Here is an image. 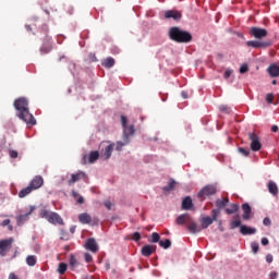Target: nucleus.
I'll return each instance as SVG.
<instances>
[{"label": "nucleus", "instance_id": "16", "mask_svg": "<svg viewBox=\"0 0 279 279\" xmlns=\"http://www.w3.org/2000/svg\"><path fill=\"white\" fill-rule=\"evenodd\" d=\"M51 37H46L41 48H40V53L45 56V53H49L51 51Z\"/></svg>", "mask_w": 279, "mask_h": 279}, {"label": "nucleus", "instance_id": "43", "mask_svg": "<svg viewBox=\"0 0 279 279\" xmlns=\"http://www.w3.org/2000/svg\"><path fill=\"white\" fill-rule=\"evenodd\" d=\"M70 265L71 267H77V258H75V255L70 256Z\"/></svg>", "mask_w": 279, "mask_h": 279}, {"label": "nucleus", "instance_id": "62", "mask_svg": "<svg viewBox=\"0 0 279 279\" xmlns=\"http://www.w3.org/2000/svg\"><path fill=\"white\" fill-rule=\"evenodd\" d=\"M77 192H75V191H72V197H77Z\"/></svg>", "mask_w": 279, "mask_h": 279}, {"label": "nucleus", "instance_id": "31", "mask_svg": "<svg viewBox=\"0 0 279 279\" xmlns=\"http://www.w3.org/2000/svg\"><path fill=\"white\" fill-rule=\"evenodd\" d=\"M213 218L210 217H205L201 220V223H202V228L204 230H206V228H208L209 226H213Z\"/></svg>", "mask_w": 279, "mask_h": 279}, {"label": "nucleus", "instance_id": "36", "mask_svg": "<svg viewBox=\"0 0 279 279\" xmlns=\"http://www.w3.org/2000/svg\"><path fill=\"white\" fill-rule=\"evenodd\" d=\"M66 264L65 263H60L59 267H58V274H60V276H64V274H66Z\"/></svg>", "mask_w": 279, "mask_h": 279}, {"label": "nucleus", "instance_id": "44", "mask_svg": "<svg viewBox=\"0 0 279 279\" xmlns=\"http://www.w3.org/2000/svg\"><path fill=\"white\" fill-rule=\"evenodd\" d=\"M219 213H220V210L219 209H213L211 210V219H213V221H217V217H219Z\"/></svg>", "mask_w": 279, "mask_h": 279}, {"label": "nucleus", "instance_id": "63", "mask_svg": "<svg viewBox=\"0 0 279 279\" xmlns=\"http://www.w3.org/2000/svg\"><path fill=\"white\" fill-rule=\"evenodd\" d=\"M70 232H71V234H74V233H75V227H72V228L70 229Z\"/></svg>", "mask_w": 279, "mask_h": 279}, {"label": "nucleus", "instance_id": "7", "mask_svg": "<svg viewBox=\"0 0 279 279\" xmlns=\"http://www.w3.org/2000/svg\"><path fill=\"white\" fill-rule=\"evenodd\" d=\"M13 243H14V238L0 240V256H7Z\"/></svg>", "mask_w": 279, "mask_h": 279}, {"label": "nucleus", "instance_id": "2", "mask_svg": "<svg viewBox=\"0 0 279 279\" xmlns=\"http://www.w3.org/2000/svg\"><path fill=\"white\" fill-rule=\"evenodd\" d=\"M169 38L174 43H191L193 35L186 31L180 29L178 26H173L169 29Z\"/></svg>", "mask_w": 279, "mask_h": 279}, {"label": "nucleus", "instance_id": "14", "mask_svg": "<svg viewBox=\"0 0 279 279\" xmlns=\"http://www.w3.org/2000/svg\"><path fill=\"white\" fill-rule=\"evenodd\" d=\"M187 230L191 232V234H197V232H202V228L197 226V222H195L193 218H191L187 222Z\"/></svg>", "mask_w": 279, "mask_h": 279}, {"label": "nucleus", "instance_id": "52", "mask_svg": "<svg viewBox=\"0 0 279 279\" xmlns=\"http://www.w3.org/2000/svg\"><path fill=\"white\" fill-rule=\"evenodd\" d=\"M104 204L107 210H112V203L110 201H106Z\"/></svg>", "mask_w": 279, "mask_h": 279}, {"label": "nucleus", "instance_id": "54", "mask_svg": "<svg viewBox=\"0 0 279 279\" xmlns=\"http://www.w3.org/2000/svg\"><path fill=\"white\" fill-rule=\"evenodd\" d=\"M266 263H269V264L274 263V255L272 254L266 255Z\"/></svg>", "mask_w": 279, "mask_h": 279}, {"label": "nucleus", "instance_id": "11", "mask_svg": "<svg viewBox=\"0 0 279 279\" xmlns=\"http://www.w3.org/2000/svg\"><path fill=\"white\" fill-rule=\"evenodd\" d=\"M86 178V172L84 171H77L76 173H73L71 175V179L68 181L69 186L72 184H75V182H80V180H84Z\"/></svg>", "mask_w": 279, "mask_h": 279}, {"label": "nucleus", "instance_id": "41", "mask_svg": "<svg viewBox=\"0 0 279 279\" xmlns=\"http://www.w3.org/2000/svg\"><path fill=\"white\" fill-rule=\"evenodd\" d=\"M238 151H239V154H241L242 156H245V157L250 156V149H247V148L239 147V148H238Z\"/></svg>", "mask_w": 279, "mask_h": 279}, {"label": "nucleus", "instance_id": "59", "mask_svg": "<svg viewBox=\"0 0 279 279\" xmlns=\"http://www.w3.org/2000/svg\"><path fill=\"white\" fill-rule=\"evenodd\" d=\"M76 202L77 204H84V197L80 196Z\"/></svg>", "mask_w": 279, "mask_h": 279}, {"label": "nucleus", "instance_id": "18", "mask_svg": "<svg viewBox=\"0 0 279 279\" xmlns=\"http://www.w3.org/2000/svg\"><path fill=\"white\" fill-rule=\"evenodd\" d=\"M154 252H156V246L151 244H147L142 247V256L149 257Z\"/></svg>", "mask_w": 279, "mask_h": 279}, {"label": "nucleus", "instance_id": "25", "mask_svg": "<svg viewBox=\"0 0 279 279\" xmlns=\"http://www.w3.org/2000/svg\"><path fill=\"white\" fill-rule=\"evenodd\" d=\"M36 263H38L36 255H28L26 257V265H28V267H35Z\"/></svg>", "mask_w": 279, "mask_h": 279}, {"label": "nucleus", "instance_id": "10", "mask_svg": "<svg viewBox=\"0 0 279 279\" xmlns=\"http://www.w3.org/2000/svg\"><path fill=\"white\" fill-rule=\"evenodd\" d=\"M247 47H253V49H260L263 47H270L269 41L250 40L246 43Z\"/></svg>", "mask_w": 279, "mask_h": 279}, {"label": "nucleus", "instance_id": "35", "mask_svg": "<svg viewBox=\"0 0 279 279\" xmlns=\"http://www.w3.org/2000/svg\"><path fill=\"white\" fill-rule=\"evenodd\" d=\"M159 246L163 250H169V247H171V240L166 239L165 241H159Z\"/></svg>", "mask_w": 279, "mask_h": 279}, {"label": "nucleus", "instance_id": "50", "mask_svg": "<svg viewBox=\"0 0 279 279\" xmlns=\"http://www.w3.org/2000/svg\"><path fill=\"white\" fill-rule=\"evenodd\" d=\"M266 101H267V104H272L274 102V94H267Z\"/></svg>", "mask_w": 279, "mask_h": 279}, {"label": "nucleus", "instance_id": "24", "mask_svg": "<svg viewBox=\"0 0 279 279\" xmlns=\"http://www.w3.org/2000/svg\"><path fill=\"white\" fill-rule=\"evenodd\" d=\"M114 58L109 57L102 61V66H105V69H112V66H114Z\"/></svg>", "mask_w": 279, "mask_h": 279}, {"label": "nucleus", "instance_id": "61", "mask_svg": "<svg viewBox=\"0 0 279 279\" xmlns=\"http://www.w3.org/2000/svg\"><path fill=\"white\" fill-rule=\"evenodd\" d=\"M271 132H278V125H272L271 126Z\"/></svg>", "mask_w": 279, "mask_h": 279}, {"label": "nucleus", "instance_id": "60", "mask_svg": "<svg viewBox=\"0 0 279 279\" xmlns=\"http://www.w3.org/2000/svg\"><path fill=\"white\" fill-rule=\"evenodd\" d=\"M181 96L183 97V99H187L189 98V95L186 94V92H182Z\"/></svg>", "mask_w": 279, "mask_h": 279}, {"label": "nucleus", "instance_id": "53", "mask_svg": "<svg viewBox=\"0 0 279 279\" xmlns=\"http://www.w3.org/2000/svg\"><path fill=\"white\" fill-rule=\"evenodd\" d=\"M232 75V70H226L223 77L225 80H229V77Z\"/></svg>", "mask_w": 279, "mask_h": 279}, {"label": "nucleus", "instance_id": "15", "mask_svg": "<svg viewBox=\"0 0 279 279\" xmlns=\"http://www.w3.org/2000/svg\"><path fill=\"white\" fill-rule=\"evenodd\" d=\"M165 19H173V21H180L182 13L175 10H168L165 12Z\"/></svg>", "mask_w": 279, "mask_h": 279}, {"label": "nucleus", "instance_id": "17", "mask_svg": "<svg viewBox=\"0 0 279 279\" xmlns=\"http://www.w3.org/2000/svg\"><path fill=\"white\" fill-rule=\"evenodd\" d=\"M80 223L84 226L93 223V217L88 213H83L78 215Z\"/></svg>", "mask_w": 279, "mask_h": 279}, {"label": "nucleus", "instance_id": "1", "mask_svg": "<svg viewBox=\"0 0 279 279\" xmlns=\"http://www.w3.org/2000/svg\"><path fill=\"white\" fill-rule=\"evenodd\" d=\"M13 106L17 110V117L24 121L26 125H36V118L29 112V101L25 97H20L14 100Z\"/></svg>", "mask_w": 279, "mask_h": 279}, {"label": "nucleus", "instance_id": "64", "mask_svg": "<svg viewBox=\"0 0 279 279\" xmlns=\"http://www.w3.org/2000/svg\"><path fill=\"white\" fill-rule=\"evenodd\" d=\"M276 84H278V82L276 80H274L272 85L276 86Z\"/></svg>", "mask_w": 279, "mask_h": 279}, {"label": "nucleus", "instance_id": "42", "mask_svg": "<svg viewBox=\"0 0 279 279\" xmlns=\"http://www.w3.org/2000/svg\"><path fill=\"white\" fill-rule=\"evenodd\" d=\"M241 226H243V225H241V220L231 221V230H234L236 228H241Z\"/></svg>", "mask_w": 279, "mask_h": 279}, {"label": "nucleus", "instance_id": "22", "mask_svg": "<svg viewBox=\"0 0 279 279\" xmlns=\"http://www.w3.org/2000/svg\"><path fill=\"white\" fill-rule=\"evenodd\" d=\"M270 77H279V66L276 64H270L267 69Z\"/></svg>", "mask_w": 279, "mask_h": 279}, {"label": "nucleus", "instance_id": "29", "mask_svg": "<svg viewBox=\"0 0 279 279\" xmlns=\"http://www.w3.org/2000/svg\"><path fill=\"white\" fill-rule=\"evenodd\" d=\"M33 191L34 190H32V187L28 185L19 192V197L23 199V197H27V195H29V193H32Z\"/></svg>", "mask_w": 279, "mask_h": 279}, {"label": "nucleus", "instance_id": "32", "mask_svg": "<svg viewBox=\"0 0 279 279\" xmlns=\"http://www.w3.org/2000/svg\"><path fill=\"white\" fill-rule=\"evenodd\" d=\"M32 215V210L27 214H24V215H20L16 217V221L19 225L21 223H25V221H27V219H29V216Z\"/></svg>", "mask_w": 279, "mask_h": 279}, {"label": "nucleus", "instance_id": "49", "mask_svg": "<svg viewBox=\"0 0 279 279\" xmlns=\"http://www.w3.org/2000/svg\"><path fill=\"white\" fill-rule=\"evenodd\" d=\"M84 258L87 263H93V255L90 253H85Z\"/></svg>", "mask_w": 279, "mask_h": 279}, {"label": "nucleus", "instance_id": "51", "mask_svg": "<svg viewBox=\"0 0 279 279\" xmlns=\"http://www.w3.org/2000/svg\"><path fill=\"white\" fill-rule=\"evenodd\" d=\"M121 123L123 129L128 126V118L125 116H121Z\"/></svg>", "mask_w": 279, "mask_h": 279}, {"label": "nucleus", "instance_id": "40", "mask_svg": "<svg viewBox=\"0 0 279 279\" xmlns=\"http://www.w3.org/2000/svg\"><path fill=\"white\" fill-rule=\"evenodd\" d=\"M251 247H252L253 254H258V250H259V244H258V242H252V243H251Z\"/></svg>", "mask_w": 279, "mask_h": 279}, {"label": "nucleus", "instance_id": "12", "mask_svg": "<svg viewBox=\"0 0 279 279\" xmlns=\"http://www.w3.org/2000/svg\"><path fill=\"white\" fill-rule=\"evenodd\" d=\"M242 219H244V221H250V219H252V206H250L247 203H244L242 205Z\"/></svg>", "mask_w": 279, "mask_h": 279}, {"label": "nucleus", "instance_id": "58", "mask_svg": "<svg viewBox=\"0 0 279 279\" xmlns=\"http://www.w3.org/2000/svg\"><path fill=\"white\" fill-rule=\"evenodd\" d=\"M9 279H19V277L14 272H11Z\"/></svg>", "mask_w": 279, "mask_h": 279}, {"label": "nucleus", "instance_id": "55", "mask_svg": "<svg viewBox=\"0 0 279 279\" xmlns=\"http://www.w3.org/2000/svg\"><path fill=\"white\" fill-rule=\"evenodd\" d=\"M264 226H271V219L269 217L264 218L263 220Z\"/></svg>", "mask_w": 279, "mask_h": 279}, {"label": "nucleus", "instance_id": "47", "mask_svg": "<svg viewBox=\"0 0 279 279\" xmlns=\"http://www.w3.org/2000/svg\"><path fill=\"white\" fill-rule=\"evenodd\" d=\"M132 240H133V241H136V242L141 241V233L134 232V233L132 234Z\"/></svg>", "mask_w": 279, "mask_h": 279}, {"label": "nucleus", "instance_id": "6", "mask_svg": "<svg viewBox=\"0 0 279 279\" xmlns=\"http://www.w3.org/2000/svg\"><path fill=\"white\" fill-rule=\"evenodd\" d=\"M248 140L251 141L252 151H260L263 144L260 143V137L256 133H248Z\"/></svg>", "mask_w": 279, "mask_h": 279}, {"label": "nucleus", "instance_id": "37", "mask_svg": "<svg viewBox=\"0 0 279 279\" xmlns=\"http://www.w3.org/2000/svg\"><path fill=\"white\" fill-rule=\"evenodd\" d=\"M10 223H11L10 219H5L0 223V226H2V228H5V226H8V230L12 232V230H14V227H12V225Z\"/></svg>", "mask_w": 279, "mask_h": 279}, {"label": "nucleus", "instance_id": "4", "mask_svg": "<svg viewBox=\"0 0 279 279\" xmlns=\"http://www.w3.org/2000/svg\"><path fill=\"white\" fill-rule=\"evenodd\" d=\"M213 195H217V186L214 184L205 185L198 193V199H206V197H213Z\"/></svg>", "mask_w": 279, "mask_h": 279}, {"label": "nucleus", "instance_id": "5", "mask_svg": "<svg viewBox=\"0 0 279 279\" xmlns=\"http://www.w3.org/2000/svg\"><path fill=\"white\" fill-rule=\"evenodd\" d=\"M250 35L257 40H262V38H267L268 32L265 28L253 26L248 31Z\"/></svg>", "mask_w": 279, "mask_h": 279}, {"label": "nucleus", "instance_id": "45", "mask_svg": "<svg viewBox=\"0 0 279 279\" xmlns=\"http://www.w3.org/2000/svg\"><path fill=\"white\" fill-rule=\"evenodd\" d=\"M250 71V66H247V63H244L240 66V73H247Z\"/></svg>", "mask_w": 279, "mask_h": 279}, {"label": "nucleus", "instance_id": "57", "mask_svg": "<svg viewBox=\"0 0 279 279\" xmlns=\"http://www.w3.org/2000/svg\"><path fill=\"white\" fill-rule=\"evenodd\" d=\"M269 276L271 279H276V278H278V272L271 271Z\"/></svg>", "mask_w": 279, "mask_h": 279}, {"label": "nucleus", "instance_id": "56", "mask_svg": "<svg viewBox=\"0 0 279 279\" xmlns=\"http://www.w3.org/2000/svg\"><path fill=\"white\" fill-rule=\"evenodd\" d=\"M262 245H269V239L262 238Z\"/></svg>", "mask_w": 279, "mask_h": 279}, {"label": "nucleus", "instance_id": "8", "mask_svg": "<svg viewBox=\"0 0 279 279\" xmlns=\"http://www.w3.org/2000/svg\"><path fill=\"white\" fill-rule=\"evenodd\" d=\"M85 247L89 251L93 252V254H97L99 252V246L97 245V241L95 238H89L85 242Z\"/></svg>", "mask_w": 279, "mask_h": 279}, {"label": "nucleus", "instance_id": "39", "mask_svg": "<svg viewBox=\"0 0 279 279\" xmlns=\"http://www.w3.org/2000/svg\"><path fill=\"white\" fill-rule=\"evenodd\" d=\"M60 239L61 241H69V233L64 229L60 231Z\"/></svg>", "mask_w": 279, "mask_h": 279}, {"label": "nucleus", "instance_id": "26", "mask_svg": "<svg viewBox=\"0 0 279 279\" xmlns=\"http://www.w3.org/2000/svg\"><path fill=\"white\" fill-rule=\"evenodd\" d=\"M229 202H230V199H228V198L217 199L216 206H217L218 210H221V208H226V206H228Z\"/></svg>", "mask_w": 279, "mask_h": 279}, {"label": "nucleus", "instance_id": "38", "mask_svg": "<svg viewBox=\"0 0 279 279\" xmlns=\"http://www.w3.org/2000/svg\"><path fill=\"white\" fill-rule=\"evenodd\" d=\"M150 243H160V234L158 232L151 233Z\"/></svg>", "mask_w": 279, "mask_h": 279}, {"label": "nucleus", "instance_id": "46", "mask_svg": "<svg viewBox=\"0 0 279 279\" xmlns=\"http://www.w3.org/2000/svg\"><path fill=\"white\" fill-rule=\"evenodd\" d=\"M220 112H226L227 114H230V107L226 106V105H221L219 107Z\"/></svg>", "mask_w": 279, "mask_h": 279}, {"label": "nucleus", "instance_id": "28", "mask_svg": "<svg viewBox=\"0 0 279 279\" xmlns=\"http://www.w3.org/2000/svg\"><path fill=\"white\" fill-rule=\"evenodd\" d=\"M134 132H135L134 125L123 128V136H128V138H130V136L134 135Z\"/></svg>", "mask_w": 279, "mask_h": 279}, {"label": "nucleus", "instance_id": "3", "mask_svg": "<svg viewBox=\"0 0 279 279\" xmlns=\"http://www.w3.org/2000/svg\"><path fill=\"white\" fill-rule=\"evenodd\" d=\"M39 215L43 219H47V221L49 223H52V226H64V220L56 211H49L47 209H41Z\"/></svg>", "mask_w": 279, "mask_h": 279}, {"label": "nucleus", "instance_id": "23", "mask_svg": "<svg viewBox=\"0 0 279 279\" xmlns=\"http://www.w3.org/2000/svg\"><path fill=\"white\" fill-rule=\"evenodd\" d=\"M268 191L271 195H278V185L276 184V182H268Z\"/></svg>", "mask_w": 279, "mask_h": 279}, {"label": "nucleus", "instance_id": "48", "mask_svg": "<svg viewBox=\"0 0 279 279\" xmlns=\"http://www.w3.org/2000/svg\"><path fill=\"white\" fill-rule=\"evenodd\" d=\"M10 158H19V151L16 150H9Z\"/></svg>", "mask_w": 279, "mask_h": 279}, {"label": "nucleus", "instance_id": "20", "mask_svg": "<svg viewBox=\"0 0 279 279\" xmlns=\"http://www.w3.org/2000/svg\"><path fill=\"white\" fill-rule=\"evenodd\" d=\"M191 215L189 214H182L177 218L178 226H184V223H189L191 221Z\"/></svg>", "mask_w": 279, "mask_h": 279}, {"label": "nucleus", "instance_id": "21", "mask_svg": "<svg viewBox=\"0 0 279 279\" xmlns=\"http://www.w3.org/2000/svg\"><path fill=\"white\" fill-rule=\"evenodd\" d=\"M191 208H193V198H191V196H186L182 201V209L183 210H191Z\"/></svg>", "mask_w": 279, "mask_h": 279}, {"label": "nucleus", "instance_id": "13", "mask_svg": "<svg viewBox=\"0 0 279 279\" xmlns=\"http://www.w3.org/2000/svg\"><path fill=\"white\" fill-rule=\"evenodd\" d=\"M96 160H99V151L97 150H94L89 153L88 156L83 157L84 165H86V162H89V163L96 162Z\"/></svg>", "mask_w": 279, "mask_h": 279}, {"label": "nucleus", "instance_id": "33", "mask_svg": "<svg viewBox=\"0 0 279 279\" xmlns=\"http://www.w3.org/2000/svg\"><path fill=\"white\" fill-rule=\"evenodd\" d=\"M114 149V145L111 144V145H108L106 148H105V154H104V157H105V160H108V158H110V156H112V150Z\"/></svg>", "mask_w": 279, "mask_h": 279}, {"label": "nucleus", "instance_id": "30", "mask_svg": "<svg viewBox=\"0 0 279 279\" xmlns=\"http://www.w3.org/2000/svg\"><path fill=\"white\" fill-rule=\"evenodd\" d=\"M175 184H177L175 180L171 179L169 181L168 185L162 187V191H165V193H169V192L173 191V189H175Z\"/></svg>", "mask_w": 279, "mask_h": 279}, {"label": "nucleus", "instance_id": "19", "mask_svg": "<svg viewBox=\"0 0 279 279\" xmlns=\"http://www.w3.org/2000/svg\"><path fill=\"white\" fill-rule=\"evenodd\" d=\"M240 232L243 234V236H247V234H256V228L242 225L240 226Z\"/></svg>", "mask_w": 279, "mask_h": 279}, {"label": "nucleus", "instance_id": "27", "mask_svg": "<svg viewBox=\"0 0 279 279\" xmlns=\"http://www.w3.org/2000/svg\"><path fill=\"white\" fill-rule=\"evenodd\" d=\"M129 144H130V137L123 136V142L117 143V150L121 151L123 149V147H125V145H129Z\"/></svg>", "mask_w": 279, "mask_h": 279}, {"label": "nucleus", "instance_id": "9", "mask_svg": "<svg viewBox=\"0 0 279 279\" xmlns=\"http://www.w3.org/2000/svg\"><path fill=\"white\" fill-rule=\"evenodd\" d=\"M43 184H45V180L43 179V177L40 175H36L31 183L28 184V186L33 190V191H38V189H40V186H43Z\"/></svg>", "mask_w": 279, "mask_h": 279}, {"label": "nucleus", "instance_id": "34", "mask_svg": "<svg viewBox=\"0 0 279 279\" xmlns=\"http://www.w3.org/2000/svg\"><path fill=\"white\" fill-rule=\"evenodd\" d=\"M239 211V205L238 204H231L230 208L226 209L227 215H234V213Z\"/></svg>", "mask_w": 279, "mask_h": 279}]
</instances>
